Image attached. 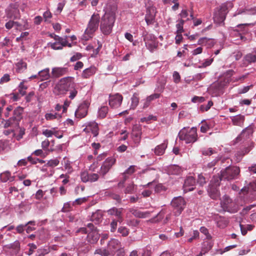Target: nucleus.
I'll use <instances>...</instances> for the list:
<instances>
[{"label":"nucleus","mask_w":256,"mask_h":256,"mask_svg":"<svg viewBox=\"0 0 256 256\" xmlns=\"http://www.w3.org/2000/svg\"><path fill=\"white\" fill-rule=\"evenodd\" d=\"M118 8L116 5L111 6L107 8L100 23V30L104 34L108 35L112 32Z\"/></svg>","instance_id":"f257e3e1"},{"label":"nucleus","mask_w":256,"mask_h":256,"mask_svg":"<svg viewBox=\"0 0 256 256\" xmlns=\"http://www.w3.org/2000/svg\"><path fill=\"white\" fill-rule=\"evenodd\" d=\"M74 78L70 76L61 78L54 88V93L56 96L64 95L70 88H72Z\"/></svg>","instance_id":"f03ea898"},{"label":"nucleus","mask_w":256,"mask_h":256,"mask_svg":"<svg viewBox=\"0 0 256 256\" xmlns=\"http://www.w3.org/2000/svg\"><path fill=\"white\" fill-rule=\"evenodd\" d=\"M100 20V16L98 14H94L92 16L83 36L86 40L91 38L94 33L98 30Z\"/></svg>","instance_id":"7ed1b4c3"},{"label":"nucleus","mask_w":256,"mask_h":256,"mask_svg":"<svg viewBox=\"0 0 256 256\" xmlns=\"http://www.w3.org/2000/svg\"><path fill=\"white\" fill-rule=\"evenodd\" d=\"M178 136L180 140H184L186 144L193 143L197 140L196 129L184 128L180 131Z\"/></svg>","instance_id":"20e7f679"},{"label":"nucleus","mask_w":256,"mask_h":256,"mask_svg":"<svg viewBox=\"0 0 256 256\" xmlns=\"http://www.w3.org/2000/svg\"><path fill=\"white\" fill-rule=\"evenodd\" d=\"M234 6L232 2H228L222 4L218 11L214 14V19L218 23L224 22L225 20L226 16L229 10H231Z\"/></svg>","instance_id":"39448f33"},{"label":"nucleus","mask_w":256,"mask_h":256,"mask_svg":"<svg viewBox=\"0 0 256 256\" xmlns=\"http://www.w3.org/2000/svg\"><path fill=\"white\" fill-rule=\"evenodd\" d=\"M228 80H218L212 83L208 88V92L213 96H218L222 94L224 91V89L226 86Z\"/></svg>","instance_id":"423d86ee"},{"label":"nucleus","mask_w":256,"mask_h":256,"mask_svg":"<svg viewBox=\"0 0 256 256\" xmlns=\"http://www.w3.org/2000/svg\"><path fill=\"white\" fill-rule=\"evenodd\" d=\"M220 172L222 178L224 180H230L237 178L240 172V169L237 166H228L222 170Z\"/></svg>","instance_id":"0eeeda50"},{"label":"nucleus","mask_w":256,"mask_h":256,"mask_svg":"<svg viewBox=\"0 0 256 256\" xmlns=\"http://www.w3.org/2000/svg\"><path fill=\"white\" fill-rule=\"evenodd\" d=\"M144 0L145 6L146 7L145 20L148 25L152 24L154 23L155 19L156 8L153 6L152 2L150 0Z\"/></svg>","instance_id":"6e6552de"},{"label":"nucleus","mask_w":256,"mask_h":256,"mask_svg":"<svg viewBox=\"0 0 256 256\" xmlns=\"http://www.w3.org/2000/svg\"><path fill=\"white\" fill-rule=\"evenodd\" d=\"M143 37L146 47L151 52H152L158 46L156 38L154 34L146 32L143 33Z\"/></svg>","instance_id":"1a4fd4ad"},{"label":"nucleus","mask_w":256,"mask_h":256,"mask_svg":"<svg viewBox=\"0 0 256 256\" xmlns=\"http://www.w3.org/2000/svg\"><path fill=\"white\" fill-rule=\"evenodd\" d=\"M171 204L174 208V212L175 216L180 215L184 210L186 206V202L182 196L176 197L173 198Z\"/></svg>","instance_id":"9d476101"},{"label":"nucleus","mask_w":256,"mask_h":256,"mask_svg":"<svg viewBox=\"0 0 256 256\" xmlns=\"http://www.w3.org/2000/svg\"><path fill=\"white\" fill-rule=\"evenodd\" d=\"M6 16L8 19L16 20L20 18V14L18 5L16 4H10L6 9Z\"/></svg>","instance_id":"9b49d317"},{"label":"nucleus","mask_w":256,"mask_h":256,"mask_svg":"<svg viewBox=\"0 0 256 256\" xmlns=\"http://www.w3.org/2000/svg\"><path fill=\"white\" fill-rule=\"evenodd\" d=\"M24 109L18 106L13 112V116L8 120L6 125L10 126V124H18L22 118Z\"/></svg>","instance_id":"f8f14e48"},{"label":"nucleus","mask_w":256,"mask_h":256,"mask_svg":"<svg viewBox=\"0 0 256 256\" xmlns=\"http://www.w3.org/2000/svg\"><path fill=\"white\" fill-rule=\"evenodd\" d=\"M116 159L112 157L108 158L103 162L100 170V174L104 176L115 164Z\"/></svg>","instance_id":"ddd939ff"},{"label":"nucleus","mask_w":256,"mask_h":256,"mask_svg":"<svg viewBox=\"0 0 256 256\" xmlns=\"http://www.w3.org/2000/svg\"><path fill=\"white\" fill-rule=\"evenodd\" d=\"M256 14V7L250 9L246 8H240L238 9L233 14V17L236 18L237 16H240L238 19H242L248 15L254 14Z\"/></svg>","instance_id":"4468645a"},{"label":"nucleus","mask_w":256,"mask_h":256,"mask_svg":"<svg viewBox=\"0 0 256 256\" xmlns=\"http://www.w3.org/2000/svg\"><path fill=\"white\" fill-rule=\"evenodd\" d=\"M142 134V127L137 124L134 126L132 132V138L136 146H138L140 142Z\"/></svg>","instance_id":"2eb2a0df"},{"label":"nucleus","mask_w":256,"mask_h":256,"mask_svg":"<svg viewBox=\"0 0 256 256\" xmlns=\"http://www.w3.org/2000/svg\"><path fill=\"white\" fill-rule=\"evenodd\" d=\"M122 100V96L119 94L110 95L109 96V104L112 108H118L120 106Z\"/></svg>","instance_id":"dca6fc26"},{"label":"nucleus","mask_w":256,"mask_h":256,"mask_svg":"<svg viewBox=\"0 0 256 256\" xmlns=\"http://www.w3.org/2000/svg\"><path fill=\"white\" fill-rule=\"evenodd\" d=\"M88 103L86 101L82 103L75 112L76 116L80 118L85 117L88 113Z\"/></svg>","instance_id":"f3484780"},{"label":"nucleus","mask_w":256,"mask_h":256,"mask_svg":"<svg viewBox=\"0 0 256 256\" xmlns=\"http://www.w3.org/2000/svg\"><path fill=\"white\" fill-rule=\"evenodd\" d=\"M122 210V208H118L116 207H113L112 208L108 210L107 212L109 216H116V219L118 220L117 221H119V223L120 224L124 220Z\"/></svg>","instance_id":"a211bd4d"},{"label":"nucleus","mask_w":256,"mask_h":256,"mask_svg":"<svg viewBox=\"0 0 256 256\" xmlns=\"http://www.w3.org/2000/svg\"><path fill=\"white\" fill-rule=\"evenodd\" d=\"M254 144L253 142H250L248 146L244 148L242 150H240L237 152L236 154V160L238 162H240L242 158V157L248 154L254 147Z\"/></svg>","instance_id":"6ab92c4d"},{"label":"nucleus","mask_w":256,"mask_h":256,"mask_svg":"<svg viewBox=\"0 0 256 256\" xmlns=\"http://www.w3.org/2000/svg\"><path fill=\"white\" fill-rule=\"evenodd\" d=\"M195 183V180L193 176H189L187 177L184 184V191L187 192L194 190Z\"/></svg>","instance_id":"aec40b11"},{"label":"nucleus","mask_w":256,"mask_h":256,"mask_svg":"<svg viewBox=\"0 0 256 256\" xmlns=\"http://www.w3.org/2000/svg\"><path fill=\"white\" fill-rule=\"evenodd\" d=\"M68 72V68H60L56 67L54 68L52 70V78H58L64 74H66Z\"/></svg>","instance_id":"412c9836"},{"label":"nucleus","mask_w":256,"mask_h":256,"mask_svg":"<svg viewBox=\"0 0 256 256\" xmlns=\"http://www.w3.org/2000/svg\"><path fill=\"white\" fill-rule=\"evenodd\" d=\"M253 133V130L251 126H248L244 129L240 134L236 138V142H238L242 139H246L249 138L250 136H251Z\"/></svg>","instance_id":"4be33fe9"},{"label":"nucleus","mask_w":256,"mask_h":256,"mask_svg":"<svg viewBox=\"0 0 256 256\" xmlns=\"http://www.w3.org/2000/svg\"><path fill=\"white\" fill-rule=\"evenodd\" d=\"M208 192L209 196L213 200H217L220 196V192L218 190V187L216 186L209 185Z\"/></svg>","instance_id":"5701e85b"},{"label":"nucleus","mask_w":256,"mask_h":256,"mask_svg":"<svg viewBox=\"0 0 256 256\" xmlns=\"http://www.w3.org/2000/svg\"><path fill=\"white\" fill-rule=\"evenodd\" d=\"M97 70L98 69L96 66H91L83 70L82 74V77L84 79L89 78L96 74Z\"/></svg>","instance_id":"b1692460"},{"label":"nucleus","mask_w":256,"mask_h":256,"mask_svg":"<svg viewBox=\"0 0 256 256\" xmlns=\"http://www.w3.org/2000/svg\"><path fill=\"white\" fill-rule=\"evenodd\" d=\"M130 212L136 218H146L150 216V212L149 211L142 212L134 208H130Z\"/></svg>","instance_id":"393cba45"},{"label":"nucleus","mask_w":256,"mask_h":256,"mask_svg":"<svg viewBox=\"0 0 256 256\" xmlns=\"http://www.w3.org/2000/svg\"><path fill=\"white\" fill-rule=\"evenodd\" d=\"M232 124L236 126L242 127L245 120V116L242 114H238L231 117Z\"/></svg>","instance_id":"a878e982"},{"label":"nucleus","mask_w":256,"mask_h":256,"mask_svg":"<svg viewBox=\"0 0 256 256\" xmlns=\"http://www.w3.org/2000/svg\"><path fill=\"white\" fill-rule=\"evenodd\" d=\"M60 161L58 158H56L49 160L47 163L46 166L50 167V170L48 172V176H50L53 175L54 172V168L58 165Z\"/></svg>","instance_id":"bb28decb"},{"label":"nucleus","mask_w":256,"mask_h":256,"mask_svg":"<svg viewBox=\"0 0 256 256\" xmlns=\"http://www.w3.org/2000/svg\"><path fill=\"white\" fill-rule=\"evenodd\" d=\"M84 130H90L94 136H96L98 134V124L94 122H89Z\"/></svg>","instance_id":"cd10ccee"},{"label":"nucleus","mask_w":256,"mask_h":256,"mask_svg":"<svg viewBox=\"0 0 256 256\" xmlns=\"http://www.w3.org/2000/svg\"><path fill=\"white\" fill-rule=\"evenodd\" d=\"M66 42L62 40V41L55 42H49L48 45L52 49L54 50H61L63 47L66 46Z\"/></svg>","instance_id":"c85d7f7f"},{"label":"nucleus","mask_w":256,"mask_h":256,"mask_svg":"<svg viewBox=\"0 0 256 256\" xmlns=\"http://www.w3.org/2000/svg\"><path fill=\"white\" fill-rule=\"evenodd\" d=\"M99 239V235L96 230H92L89 232L87 236V240L88 242L92 244H94L97 242Z\"/></svg>","instance_id":"c756f323"},{"label":"nucleus","mask_w":256,"mask_h":256,"mask_svg":"<svg viewBox=\"0 0 256 256\" xmlns=\"http://www.w3.org/2000/svg\"><path fill=\"white\" fill-rule=\"evenodd\" d=\"M31 26L28 22V20L26 18L22 19L21 22H18V24L17 27V30H28L30 28Z\"/></svg>","instance_id":"7c9ffc66"},{"label":"nucleus","mask_w":256,"mask_h":256,"mask_svg":"<svg viewBox=\"0 0 256 256\" xmlns=\"http://www.w3.org/2000/svg\"><path fill=\"white\" fill-rule=\"evenodd\" d=\"M213 244L210 241H204L202 244L200 253L204 255L206 254L212 247Z\"/></svg>","instance_id":"2f4dec72"},{"label":"nucleus","mask_w":256,"mask_h":256,"mask_svg":"<svg viewBox=\"0 0 256 256\" xmlns=\"http://www.w3.org/2000/svg\"><path fill=\"white\" fill-rule=\"evenodd\" d=\"M102 212L98 210L92 214L90 220L96 224H98L102 220Z\"/></svg>","instance_id":"473e14b6"},{"label":"nucleus","mask_w":256,"mask_h":256,"mask_svg":"<svg viewBox=\"0 0 256 256\" xmlns=\"http://www.w3.org/2000/svg\"><path fill=\"white\" fill-rule=\"evenodd\" d=\"M0 180L2 182H5L8 180L12 182L14 180V176H11V174L8 171H6L0 174Z\"/></svg>","instance_id":"72a5a7b5"},{"label":"nucleus","mask_w":256,"mask_h":256,"mask_svg":"<svg viewBox=\"0 0 256 256\" xmlns=\"http://www.w3.org/2000/svg\"><path fill=\"white\" fill-rule=\"evenodd\" d=\"M7 248L12 250V252L14 254H17L20 251V244L18 240H16L13 243L8 246Z\"/></svg>","instance_id":"f704fd0d"},{"label":"nucleus","mask_w":256,"mask_h":256,"mask_svg":"<svg viewBox=\"0 0 256 256\" xmlns=\"http://www.w3.org/2000/svg\"><path fill=\"white\" fill-rule=\"evenodd\" d=\"M38 75L41 80H48L50 78V68H46L40 71L38 73Z\"/></svg>","instance_id":"c9c22d12"},{"label":"nucleus","mask_w":256,"mask_h":256,"mask_svg":"<svg viewBox=\"0 0 256 256\" xmlns=\"http://www.w3.org/2000/svg\"><path fill=\"white\" fill-rule=\"evenodd\" d=\"M198 44L202 46H208V47L214 45L213 40L211 38L204 37L200 38L198 42Z\"/></svg>","instance_id":"e433bc0d"},{"label":"nucleus","mask_w":256,"mask_h":256,"mask_svg":"<svg viewBox=\"0 0 256 256\" xmlns=\"http://www.w3.org/2000/svg\"><path fill=\"white\" fill-rule=\"evenodd\" d=\"M139 100L138 94L134 93L131 98V104L130 109L134 110L139 103Z\"/></svg>","instance_id":"4c0bfd02"},{"label":"nucleus","mask_w":256,"mask_h":256,"mask_svg":"<svg viewBox=\"0 0 256 256\" xmlns=\"http://www.w3.org/2000/svg\"><path fill=\"white\" fill-rule=\"evenodd\" d=\"M72 85V88H70L68 91L70 92V96L68 97L71 100H73L76 98L78 94V87L74 82Z\"/></svg>","instance_id":"58836bf2"},{"label":"nucleus","mask_w":256,"mask_h":256,"mask_svg":"<svg viewBox=\"0 0 256 256\" xmlns=\"http://www.w3.org/2000/svg\"><path fill=\"white\" fill-rule=\"evenodd\" d=\"M108 247L110 249L116 250L120 248V242L115 238L112 239L108 244Z\"/></svg>","instance_id":"ea45409f"},{"label":"nucleus","mask_w":256,"mask_h":256,"mask_svg":"<svg viewBox=\"0 0 256 256\" xmlns=\"http://www.w3.org/2000/svg\"><path fill=\"white\" fill-rule=\"evenodd\" d=\"M224 179L221 178V174L220 175L214 176L209 185L216 186L218 187L220 185V181Z\"/></svg>","instance_id":"a19ab883"},{"label":"nucleus","mask_w":256,"mask_h":256,"mask_svg":"<svg viewBox=\"0 0 256 256\" xmlns=\"http://www.w3.org/2000/svg\"><path fill=\"white\" fill-rule=\"evenodd\" d=\"M166 145L163 143L158 146L154 149V153L158 156L162 155L165 151Z\"/></svg>","instance_id":"79ce46f5"},{"label":"nucleus","mask_w":256,"mask_h":256,"mask_svg":"<svg viewBox=\"0 0 256 256\" xmlns=\"http://www.w3.org/2000/svg\"><path fill=\"white\" fill-rule=\"evenodd\" d=\"M136 186L135 185L133 182L128 184L124 192L126 194H134L136 192Z\"/></svg>","instance_id":"37998d69"},{"label":"nucleus","mask_w":256,"mask_h":256,"mask_svg":"<svg viewBox=\"0 0 256 256\" xmlns=\"http://www.w3.org/2000/svg\"><path fill=\"white\" fill-rule=\"evenodd\" d=\"M18 24V22L14 21V20L10 19V20L6 23L5 27L7 30H8L14 27L17 30Z\"/></svg>","instance_id":"c03bdc74"},{"label":"nucleus","mask_w":256,"mask_h":256,"mask_svg":"<svg viewBox=\"0 0 256 256\" xmlns=\"http://www.w3.org/2000/svg\"><path fill=\"white\" fill-rule=\"evenodd\" d=\"M169 172L172 174H178L181 172L180 168L176 165L171 166L168 168Z\"/></svg>","instance_id":"a18cd8bd"},{"label":"nucleus","mask_w":256,"mask_h":256,"mask_svg":"<svg viewBox=\"0 0 256 256\" xmlns=\"http://www.w3.org/2000/svg\"><path fill=\"white\" fill-rule=\"evenodd\" d=\"M108 111V108L106 106H103L100 108L98 111V116L102 118L106 117Z\"/></svg>","instance_id":"49530a36"},{"label":"nucleus","mask_w":256,"mask_h":256,"mask_svg":"<svg viewBox=\"0 0 256 256\" xmlns=\"http://www.w3.org/2000/svg\"><path fill=\"white\" fill-rule=\"evenodd\" d=\"M118 232L122 234V236L126 237L129 234V230L126 226H121L118 229Z\"/></svg>","instance_id":"de8ad7c7"},{"label":"nucleus","mask_w":256,"mask_h":256,"mask_svg":"<svg viewBox=\"0 0 256 256\" xmlns=\"http://www.w3.org/2000/svg\"><path fill=\"white\" fill-rule=\"evenodd\" d=\"M108 196L112 199L116 200L118 203H121L122 198L120 196L113 192H107Z\"/></svg>","instance_id":"09e8293b"},{"label":"nucleus","mask_w":256,"mask_h":256,"mask_svg":"<svg viewBox=\"0 0 256 256\" xmlns=\"http://www.w3.org/2000/svg\"><path fill=\"white\" fill-rule=\"evenodd\" d=\"M118 220L115 218H112V222H110V230L112 232H116L118 226V223L119 222V221H117Z\"/></svg>","instance_id":"8fccbe9b"},{"label":"nucleus","mask_w":256,"mask_h":256,"mask_svg":"<svg viewBox=\"0 0 256 256\" xmlns=\"http://www.w3.org/2000/svg\"><path fill=\"white\" fill-rule=\"evenodd\" d=\"M245 60L249 63L256 62V54H249L245 56Z\"/></svg>","instance_id":"3c124183"},{"label":"nucleus","mask_w":256,"mask_h":256,"mask_svg":"<svg viewBox=\"0 0 256 256\" xmlns=\"http://www.w3.org/2000/svg\"><path fill=\"white\" fill-rule=\"evenodd\" d=\"M16 66L18 70L22 72L26 68L27 64L26 62L20 60L16 64Z\"/></svg>","instance_id":"603ef678"},{"label":"nucleus","mask_w":256,"mask_h":256,"mask_svg":"<svg viewBox=\"0 0 256 256\" xmlns=\"http://www.w3.org/2000/svg\"><path fill=\"white\" fill-rule=\"evenodd\" d=\"M59 115L57 113H47L45 114V118L47 120H52L57 118Z\"/></svg>","instance_id":"864d4df0"},{"label":"nucleus","mask_w":256,"mask_h":256,"mask_svg":"<svg viewBox=\"0 0 256 256\" xmlns=\"http://www.w3.org/2000/svg\"><path fill=\"white\" fill-rule=\"evenodd\" d=\"M184 21L183 20L181 19L179 21V22L176 24V26L177 28L176 33H182L184 32L183 26L184 24Z\"/></svg>","instance_id":"5fc2aeb1"},{"label":"nucleus","mask_w":256,"mask_h":256,"mask_svg":"<svg viewBox=\"0 0 256 256\" xmlns=\"http://www.w3.org/2000/svg\"><path fill=\"white\" fill-rule=\"evenodd\" d=\"M64 168L68 174L71 173L72 171V168L70 166V162L68 160H64Z\"/></svg>","instance_id":"6e6d98bb"},{"label":"nucleus","mask_w":256,"mask_h":256,"mask_svg":"<svg viewBox=\"0 0 256 256\" xmlns=\"http://www.w3.org/2000/svg\"><path fill=\"white\" fill-rule=\"evenodd\" d=\"M213 105V102L210 100L208 102L206 105H202L200 106V110L204 112L208 110L210 107Z\"/></svg>","instance_id":"4d7b16f0"},{"label":"nucleus","mask_w":256,"mask_h":256,"mask_svg":"<svg viewBox=\"0 0 256 256\" xmlns=\"http://www.w3.org/2000/svg\"><path fill=\"white\" fill-rule=\"evenodd\" d=\"M89 175L90 174H88L87 172H81L80 178L82 181L84 182H88L89 180Z\"/></svg>","instance_id":"13d9d810"},{"label":"nucleus","mask_w":256,"mask_h":256,"mask_svg":"<svg viewBox=\"0 0 256 256\" xmlns=\"http://www.w3.org/2000/svg\"><path fill=\"white\" fill-rule=\"evenodd\" d=\"M200 232L204 234V235L206 236V238L208 240H210L212 238V236H210V234H209L208 232V228L204 226H202L200 228Z\"/></svg>","instance_id":"bf43d9fd"},{"label":"nucleus","mask_w":256,"mask_h":256,"mask_svg":"<svg viewBox=\"0 0 256 256\" xmlns=\"http://www.w3.org/2000/svg\"><path fill=\"white\" fill-rule=\"evenodd\" d=\"M99 176L98 174H90L88 182H96L98 180Z\"/></svg>","instance_id":"052dcab7"},{"label":"nucleus","mask_w":256,"mask_h":256,"mask_svg":"<svg viewBox=\"0 0 256 256\" xmlns=\"http://www.w3.org/2000/svg\"><path fill=\"white\" fill-rule=\"evenodd\" d=\"M10 45L12 46V41L9 38H6L4 40L3 42H0V48H3L6 46H8Z\"/></svg>","instance_id":"680f3d73"},{"label":"nucleus","mask_w":256,"mask_h":256,"mask_svg":"<svg viewBox=\"0 0 256 256\" xmlns=\"http://www.w3.org/2000/svg\"><path fill=\"white\" fill-rule=\"evenodd\" d=\"M214 151L212 148H204L202 150V154L204 156H210L214 154Z\"/></svg>","instance_id":"e2e57ef3"},{"label":"nucleus","mask_w":256,"mask_h":256,"mask_svg":"<svg viewBox=\"0 0 256 256\" xmlns=\"http://www.w3.org/2000/svg\"><path fill=\"white\" fill-rule=\"evenodd\" d=\"M224 201L222 202L221 204L224 208H228V204L231 202V200L228 196H224Z\"/></svg>","instance_id":"0e129e2a"},{"label":"nucleus","mask_w":256,"mask_h":256,"mask_svg":"<svg viewBox=\"0 0 256 256\" xmlns=\"http://www.w3.org/2000/svg\"><path fill=\"white\" fill-rule=\"evenodd\" d=\"M54 130H52V128L51 130L46 129L42 131V134L48 138L52 136L54 134Z\"/></svg>","instance_id":"69168bd1"},{"label":"nucleus","mask_w":256,"mask_h":256,"mask_svg":"<svg viewBox=\"0 0 256 256\" xmlns=\"http://www.w3.org/2000/svg\"><path fill=\"white\" fill-rule=\"evenodd\" d=\"M10 76L9 74H6L4 75V76L0 78V84H3L4 83L7 82L10 80Z\"/></svg>","instance_id":"338daca9"},{"label":"nucleus","mask_w":256,"mask_h":256,"mask_svg":"<svg viewBox=\"0 0 256 256\" xmlns=\"http://www.w3.org/2000/svg\"><path fill=\"white\" fill-rule=\"evenodd\" d=\"M198 183L201 186H203L206 183L205 178L202 174H199L198 176Z\"/></svg>","instance_id":"774afa93"}]
</instances>
